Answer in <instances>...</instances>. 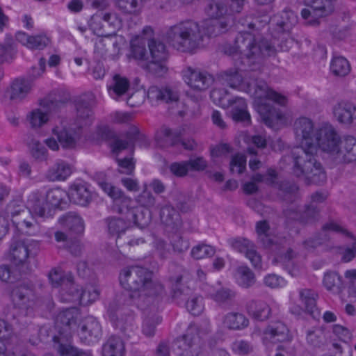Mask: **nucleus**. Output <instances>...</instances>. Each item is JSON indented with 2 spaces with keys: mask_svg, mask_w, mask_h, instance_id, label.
Wrapping results in <instances>:
<instances>
[{
  "mask_svg": "<svg viewBox=\"0 0 356 356\" xmlns=\"http://www.w3.org/2000/svg\"><path fill=\"white\" fill-rule=\"evenodd\" d=\"M153 272L141 266H129L122 269L119 279L122 286L128 291L132 302L141 296H157L163 290V285L153 280Z\"/></svg>",
  "mask_w": 356,
  "mask_h": 356,
  "instance_id": "f257e3e1",
  "label": "nucleus"
},
{
  "mask_svg": "<svg viewBox=\"0 0 356 356\" xmlns=\"http://www.w3.org/2000/svg\"><path fill=\"white\" fill-rule=\"evenodd\" d=\"M95 96L92 92L83 94L76 98L74 107L76 115L75 118V128H63L55 132L58 140L63 148L72 149L76 147L77 142L81 138L80 130L84 127L91 124L93 119L92 108L95 106Z\"/></svg>",
  "mask_w": 356,
  "mask_h": 356,
  "instance_id": "f03ea898",
  "label": "nucleus"
},
{
  "mask_svg": "<svg viewBox=\"0 0 356 356\" xmlns=\"http://www.w3.org/2000/svg\"><path fill=\"white\" fill-rule=\"evenodd\" d=\"M248 85L250 90H254L256 110L262 121L268 127H273L282 118V114L273 104L267 103L266 100H272L281 106H285L286 97L269 88L266 82L262 79H255Z\"/></svg>",
  "mask_w": 356,
  "mask_h": 356,
  "instance_id": "7ed1b4c3",
  "label": "nucleus"
},
{
  "mask_svg": "<svg viewBox=\"0 0 356 356\" xmlns=\"http://www.w3.org/2000/svg\"><path fill=\"white\" fill-rule=\"evenodd\" d=\"M317 152H305L302 149H293L285 159H291L293 172L296 177L305 175L309 184L322 185L327 175L321 163L316 159Z\"/></svg>",
  "mask_w": 356,
  "mask_h": 356,
  "instance_id": "20e7f679",
  "label": "nucleus"
},
{
  "mask_svg": "<svg viewBox=\"0 0 356 356\" xmlns=\"http://www.w3.org/2000/svg\"><path fill=\"white\" fill-rule=\"evenodd\" d=\"M200 33L198 22L187 20L170 26L164 35L177 50L193 53L199 46Z\"/></svg>",
  "mask_w": 356,
  "mask_h": 356,
  "instance_id": "39448f33",
  "label": "nucleus"
},
{
  "mask_svg": "<svg viewBox=\"0 0 356 356\" xmlns=\"http://www.w3.org/2000/svg\"><path fill=\"white\" fill-rule=\"evenodd\" d=\"M10 299L20 314L25 316L33 315L38 299L35 285L31 282L19 283L12 289Z\"/></svg>",
  "mask_w": 356,
  "mask_h": 356,
  "instance_id": "423d86ee",
  "label": "nucleus"
},
{
  "mask_svg": "<svg viewBox=\"0 0 356 356\" xmlns=\"http://www.w3.org/2000/svg\"><path fill=\"white\" fill-rule=\"evenodd\" d=\"M234 44L239 50V54L248 59L255 58L260 54H269L273 47L267 40L255 42L254 36L248 31H241L236 37Z\"/></svg>",
  "mask_w": 356,
  "mask_h": 356,
  "instance_id": "0eeeda50",
  "label": "nucleus"
},
{
  "mask_svg": "<svg viewBox=\"0 0 356 356\" xmlns=\"http://www.w3.org/2000/svg\"><path fill=\"white\" fill-rule=\"evenodd\" d=\"M296 138L301 140L300 146L293 149H302L305 152H317L316 144L314 143L313 122L305 117L297 119L294 123Z\"/></svg>",
  "mask_w": 356,
  "mask_h": 356,
  "instance_id": "6e6552de",
  "label": "nucleus"
},
{
  "mask_svg": "<svg viewBox=\"0 0 356 356\" xmlns=\"http://www.w3.org/2000/svg\"><path fill=\"white\" fill-rule=\"evenodd\" d=\"M308 8H304L301 11L303 19H307L310 25L319 24L318 17H326L334 11V5L332 0H306Z\"/></svg>",
  "mask_w": 356,
  "mask_h": 356,
  "instance_id": "1a4fd4ad",
  "label": "nucleus"
},
{
  "mask_svg": "<svg viewBox=\"0 0 356 356\" xmlns=\"http://www.w3.org/2000/svg\"><path fill=\"white\" fill-rule=\"evenodd\" d=\"M341 138L336 130L331 125H325L317 130L315 134L314 143L316 147L323 152H327L334 156L339 144Z\"/></svg>",
  "mask_w": 356,
  "mask_h": 356,
  "instance_id": "9d476101",
  "label": "nucleus"
},
{
  "mask_svg": "<svg viewBox=\"0 0 356 356\" xmlns=\"http://www.w3.org/2000/svg\"><path fill=\"white\" fill-rule=\"evenodd\" d=\"M37 250V243H27L22 240L13 241L10 245L13 264L23 268L27 265L28 258L36 254Z\"/></svg>",
  "mask_w": 356,
  "mask_h": 356,
  "instance_id": "9b49d317",
  "label": "nucleus"
},
{
  "mask_svg": "<svg viewBox=\"0 0 356 356\" xmlns=\"http://www.w3.org/2000/svg\"><path fill=\"white\" fill-rule=\"evenodd\" d=\"M182 76L184 82L189 86V89L185 92L186 96L193 103L200 106V70L191 66L182 70Z\"/></svg>",
  "mask_w": 356,
  "mask_h": 356,
  "instance_id": "f8f14e48",
  "label": "nucleus"
},
{
  "mask_svg": "<svg viewBox=\"0 0 356 356\" xmlns=\"http://www.w3.org/2000/svg\"><path fill=\"white\" fill-rule=\"evenodd\" d=\"M118 213L124 214L127 220L133 222L138 227L144 229L149 225L152 220L151 212L149 209L143 207H121L117 210Z\"/></svg>",
  "mask_w": 356,
  "mask_h": 356,
  "instance_id": "ddd939ff",
  "label": "nucleus"
},
{
  "mask_svg": "<svg viewBox=\"0 0 356 356\" xmlns=\"http://www.w3.org/2000/svg\"><path fill=\"white\" fill-rule=\"evenodd\" d=\"M334 161L337 164L350 163L356 161L355 138L348 136L341 140Z\"/></svg>",
  "mask_w": 356,
  "mask_h": 356,
  "instance_id": "4468645a",
  "label": "nucleus"
},
{
  "mask_svg": "<svg viewBox=\"0 0 356 356\" xmlns=\"http://www.w3.org/2000/svg\"><path fill=\"white\" fill-rule=\"evenodd\" d=\"M231 246L236 250L245 254L255 268H261V258L254 249L253 243L245 238H236L229 240Z\"/></svg>",
  "mask_w": 356,
  "mask_h": 356,
  "instance_id": "2eb2a0df",
  "label": "nucleus"
},
{
  "mask_svg": "<svg viewBox=\"0 0 356 356\" xmlns=\"http://www.w3.org/2000/svg\"><path fill=\"white\" fill-rule=\"evenodd\" d=\"M77 312L73 309H67L60 312L56 316L55 324L60 334L67 337L76 327Z\"/></svg>",
  "mask_w": 356,
  "mask_h": 356,
  "instance_id": "dca6fc26",
  "label": "nucleus"
},
{
  "mask_svg": "<svg viewBox=\"0 0 356 356\" xmlns=\"http://www.w3.org/2000/svg\"><path fill=\"white\" fill-rule=\"evenodd\" d=\"M160 219L169 232H175L181 225L179 213L170 204L161 207Z\"/></svg>",
  "mask_w": 356,
  "mask_h": 356,
  "instance_id": "f3484780",
  "label": "nucleus"
},
{
  "mask_svg": "<svg viewBox=\"0 0 356 356\" xmlns=\"http://www.w3.org/2000/svg\"><path fill=\"white\" fill-rule=\"evenodd\" d=\"M79 334L83 342L89 341L92 338L97 339L101 335V326L93 316L86 317L79 324Z\"/></svg>",
  "mask_w": 356,
  "mask_h": 356,
  "instance_id": "a211bd4d",
  "label": "nucleus"
},
{
  "mask_svg": "<svg viewBox=\"0 0 356 356\" xmlns=\"http://www.w3.org/2000/svg\"><path fill=\"white\" fill-rule=\"evenodd\" d=\"M147 97L151 101L161 102L167 104L177 102L179 99L177 91L170 87L160 88L156 86L149 88Z\"/></svg>",
  "mask_w": 356,
  "mask_h": 356,
  "instance_id": "6ab92c4d",
  "label": "nucleus"
},
{
  "mask_svg": "<svg viewBox=\"0 0 356 356\" xmlns=\"http://www.w3.org/2000/svg\"><path fill=\"white\" fill-rule=\"evenodd\" d=\"M183 131L184 129L180 128L172 130L168 127H162L160 133L156 136L157 146L167 148L179 145Z\"/></svg>",
  "mask_w": 356,
  "mask_h": 356,
  "instance_id": "aec40b11",
  "label": "nucleus"
},
{
  "mask_svg": "<svg viewBox=\"0 0 356 356\" xmlns=\"http://www.w3.org/2000/svg\"><path fill=\"white\" fill-rule=\"evenodd\" d=\"M334 117L345 124H350L356 119V106L349 102H340L333 108Z\"/></svg>",
  "mask_w": 356,
  "mask_h": 356,
  "instance_id": "412c9836",
  "label": "nucleus"
},
{
  "mask_svg": "<svg viewBox=\"0 0 356 356\" xmlns=\"http://www.w3.org/2000/svg\"><path fill=\"white\" fill-rule=\"evenodd\" d=\"M67 196L75 204L87 207L92 201V194L83 184H74L70 186Z\"/></svg>",
  "mask_w": 356,
  "mask_h": 356,
  "instance_id": "4be33fe9",
  "label": "nucleus"
},
{
  "mask_svg": "<svg viewBox=\"0 0 356 356\" xmlns=\"http://www.w3.org/2000/svg\"><path fill=\"white\" fill-rule=\"evenodd\" d=\"M230 115L232 120L236 122L250 125L251 123L250 115L247 110V104L243 98L236 97L232 101Z\"/></svg>",
  "mask_w": 356,
  "mask_h": 356,
  "instance_id": "5701e85b",
  "label": "nucleus"
},
{
  "mask_svg": "<svg viewBox=\"0 0 356 356\" xmlns=\"http://www.w3.org/2000/svg\"><path fill=\"white\" fill-rule=\"evenodd\" d=\"M264 334L272 342H285L291 340L289 330L281 321L271 322L266 328Z\"/></svg>",
  "mask_w": 356,
  "mask_h": 356,
  "instance_id": "b1692460",
  "label": "nucleus"
},
{
  "mask_svg": "<svg viewBox=\"0 0 356 356\" xmlns=\"http://www.w3.org/2000/svg\"><path fill=\"white\" fill-rule=\"evenodd\" d=\"M299 297L305 312L314 318H318L320 316V312L316 307L318 294L312 289H302L299 291Z\"/></svg>",
  "mask_w": 356,
  "mask_h": 356,
  "instance_id": "393cba45",
  "label": "nucleus"
},
{
  "mask_svg": "<svg viewBox=\"0 0 356 356\" xmlns=\"http://www.w3.org/2000/svg\"><path fill=\"white\" fill-rule=\"evenodd\" d=\"M246 309L252 318L259 321H266L271 314L270 306L262 300H250L246 305Z\"/></svg>",
  "mask_w": 356,
  "mask_h": 356,
  "instance_id": "a878e982",
  "label": "nucleus"
},
{
  "mask_svg": "<svg viewBox=\"0 0 356 356\" xmlns=\"http://www.w3.org/2000/svg\"><path fill=\"white\" fill-rule=\"evenodd\" d=\"M145 136L141 134L136 127H133L126 134V140L118 139L115 140V143L112 145V152L116 156L129 146H131L132 150L134 148L135 143L137 140H143Z\"/></svg>",
  "mask_w": 356,
  "mask_h": 356,
  "instance_id": "bb28decb",
  "label": "nucleus"
},
{
  "mask_svg": "<svg viewBox=\"0 0 356 356\" xmlns=\"http://www.w3.org/2000/svg\"><path fill=\"white\" fill-rule=\"evenodd\" d=\"M60 222L72 234L81 235L84 232V221L76 212H68L60 218Z\"/></svg>",
  "mask_w": 356,
  "mask_h": 356,
  "instance_id": "cd10ccee",
  "label": "nucleus"
},
{
  "mask_svg": "<svg viewBox=\"0 0 356 356\" xmlns=\"http://www.w3.org/2000/svg\"><path fill=\"white\" fill-rule=\"evenodd\" d=\"M202 26L203 34L211 38L226 33L229 24L225 18L209 19L205 20Z\"/></svg>",
  "mask_w": 356,
  "mask_h": 356,
  "instance_id": "c85d7f7f",
  "label": "nucleus"
},
{
  "mask_svg": "<svg viewBox=\"0 0 356 356\" xmlns=\"http://www.w3.org/2000/svg\"><path fill=\"white\" fill-rule=\"evenodd\" d=\"M66 288L63 290L62 299L63 301L68 302H79L81 299L88 294L89 297L91 296L90 292L83 291L81 286L72 282H68L66 283Z\"/></svg>",
  "mask_w": 356,
  "mask_h": 356,
  "instance_id": "c756f323",
  "label": "nucleus"
},
{
  "mask_svg": "<svg viewBox=\"0 0 356 356\" xmlns=\"http://www.w3.org/2000/svg\"><path fill=\"white\" fill-rule=\"evenodd\" d=\"M170 172L177 177H184L188 171L200 170V157L184 162H175L170 166Z\"/></svg>",
  "mask_w": 356,
  "mask_h": 356,
  "instance_id": "7c9ffc66",
  "label": "nucleus"
},
{
  "mask_svg": "<svg viewBox=\"0 0 356 356\" xmlns=\"http://www.w3.org/2000/svg\"><path fill=\"white\" fill-rule=\"evenodd\" d=\"M124 351L122 340L116 335H111L102 347L103 356H123Z\"/></svg>",
  "mask_w": 356,
  "mask_h": 356,
  "instance_id": "2f4dec72",
  "label": "nucleus"
},
{
  "mask_svg": "<svg viewBox=\"0 0 356 356\" xmlns=\"http://www.w3.org/2000/svg\"><path fill=\"white\" fill-rule=\"evenodd\" d=\"M273 21L275 24V29L278 33L289 31L297 22V18L293 12L284 10L280 15L275 16Z\"/></svg>",
  "mask_w": 356,
  "mask_h": 356,
  "instance_id": "473e14b6",
  "label": "nucleus"
},
{
  "mask_svg": "<svg viewBox=\"0 0 356 356\" xmlns=\"http://www.w3.org/2000/svg\"><path fill=\"white\" fill-rule=\"evenodd\" d=\"M71 173V166L64 161H59L49 169L46 177L52 181H63L66 179Z\"/></svg>",
  "mask_w": 356,
  "mask_h": 356,
  "instance_id": "72a5a7b5",
  "label": "nucleus"
},
{
  "mask_svg": "<svg viewBox=\"0 0 356 356\" xmlns=\"http://www.w3.org/2000/svg\"><path fill=\"white\" fill-rule=\"evenodd\" d=\"M284 243V248L281 245V250L276 252L277 253V257L275 259L276 261L280 262L283 267L288 271L292 276L297 275L298 270L293 267V259L296 257V253L291 248H287L286 252H283L285 249V244L286 241Z\"/></svg>",
  "mask_w": 356,
  "mask_h": 356,
  "instance_id": "f704fd0d",
  "label": "nucleus"
},
{
  "mask_svg": "<svg viewBox=\"0 0 356 356\" xmlns=\"http://www.w3.org/2000/svg\"><path fill=\"white\" fill-rule=\"evenodd\" d=\"M277 196L287 203H293L298 198V186L289 181H282L278 186Z\"/></svg>",
  "mask_w": 356,
  "mask_h": 356,
  "instance_id": "c9c22d12",
  "label": "nucleus"
},
{
  "mask_svg": "<svg viewBox=\"0 0 356 356\" xmlns=\"http://www.w3.org/2000/svg\"><path fill=\"white\" fill-rule=\"evenodd\" d=\"M150 59L168 60L169 51L163 42L156 38L148 40Z\"/></svg>",
  "mask_w": 356,
  "mask_h": 356,
  "instance_id": "e433bc0d",
  "label": "nucleus"
},
{
  "mask_svg": "<svg viewBox=\"0 0 356 356\" xmlns=\"http://www.w3.org/2000/svg\"><path fill=\"white\" fill-rule=\"evenodd\" d=\"M31 88V86L29 81L17 79L11 85L10 99L19 102L26 97Z\"/></svg>",
  "mask_w": 356,
  "mask_h": 356,
  "instance_id": "4c0bfd02",
  "label": "nucleus"
},
{
  "mask_svg": "<svg viewBox=\"0 0 356 356\" xmlns=\"http://www.w3.org/2000/svg\"><path fill=\"white\" fill-rule=\"evenodd\" d=\"M223 323L229 330H241L248 325L249 320L243 314L230 312L225 316Z\"/></svg>",
  "mask_w": 356,
  "mask_h": 356,
  "instance_id": "58836bf2",
  "label": "nucleus"
},
{
  "mask_svg": "<svg viewBox=\"0 0 356 356\" xmlns=\"http://www.w3.org/2000/svg\"><path fill=\"white\" fill-rule=\"evenodd\" d=\"M168 60L150 59L143 65V67L152 75L156 77L164 76L168 71Z\"/></svg>",
  "mask_w": 356,
  "mask_h": 356,
  "instance_id": "ea45409f",
  "label": "nucleus"
},
{
  "mask_svg": "<svg viewBox=\"0 0 356 356\" xmlns=\"http://www.w3.org/2000/svg\"><path fill=\"white\" fill-rule=\"evenodd\" d=\"M67 195V193L60 188L50 189L47 193L46 202L55 208L63 209L67 204L65 201Z\"/></svg>",
  "mask_w": 356,
  "mask_h": 356,
  "instance_id": "a19ab883",
  "label": "nucleus"
},
{
  "mask_svg": "<svg viewBox=\"0 0 356 356\" xmlns=\"http://www.w3.org/2000/svg\"><path fill=\"white\" fill-rule=\"evenodd\" d=\"M27 144L33 159L40 162L47 161L48 152L43 144L34 138H30Z\"/></svg>",
  "mask_w": 356,
  "mask_h": 356,
  "instance_id": "79ce46f5",
  "label": "nucleus"
},
{
  "mask_svg": "<svg viewBox=\"0 0 356 356\" xmlns=\"http://www.w3.org/2000/svg\"><path fill=\"white\" fill-rule=\"evenodd\" d=\"M16 52L13 38L6 35L4 44H0V64L13 60Z\"/></svg>",
  "mask_w": 356,
  "mask_h": 356,
  "instance_id": "37998d69",
  "label": "nucleus"
},
{
  "mask_svg": "<svg viewBox=\"0 0 356 356\" xmlns=\"http://www.w3.org/2000/svg\"><path fill=\"white\" fill-rule=\"evenodd\" d=\"M54 341L56 343V348L60 356H92L90 352H85L69 344L60 343L58 337H54Z\"/></svg>",
  "mask_w": 356,
  "mask_h": 356,
  "instance_id": "c03bdc74",
  "label": "nucleus"
},
{
  "mask_svg": "<svg viewBox=\"0 0 356 356\" xmlns=\"http://www.w3.org/2000/svg\"><path fill=\"white\" fill-rule=\"evenodd\" d=\"M301 210L302 224L313 223L318 221L321 218V207H315L307 203L301 207Z\"/></svg>",
  "mask_w": 356,
  "mask_h": 356,
  "instance_id": "a18cd8bd",
  "label": "nucleus"
},
{
  "mask_svg": "<svg viewBox=\"0 0 356 356\" xmlns=\"http://www.w3.org/2000/svg\"><path fill=\"white\" fill-rule=\"evenodd\" d=\"M49 280L54 287H58L62 284H66L68 282H72L73 276L69 273L64 274L61 269L54 268L51 270L49 275Z\"/></svg>",
  "mask_w": 356,
  "mask_h": 356,
  "instance_id": "49530a36",
  "label": "nucleus"
},
{
  "mask_svg": "<svg viewBox=\"0 0 356 356\" xmlns=\"http://www.w3.org/2000/svg\"><path fill=\"white\" fill-rule=\"evenodd\" d=\"M330 68L334 74L340 76L347 75L350 70L348 61L345 58L341 56L333 58Z\"/></svg>",
  "mask_w": 356,
  "mask_h": 356,
  "instance_id": "de8ad7c7",
  "label": "nucleus"
},
{
  "mask_svg": "<svg viewBox=\"0 0 356 356\" xmlns=\"http://www.w3.org/2000/svg\"><path fill=\"white\" fill-rule=\"evenodd\" d=\"M131 53L132 57L138 60L147 61L149 56L143 40H135L131 43Z\"/></svg>",
  "mask_w": 356,
  "mask_h": 356,
  "instance_id": "09e8293b",
  "label": "nucleus"
},
{
  "mask_svg": "<svg viewBox=\"0 0 356 356\" xmlns=\"http://www.w3.org/2000/svg\"><path fill=\"white\" fill-rule=\"evenodd\" d=\"M330 241V236L325 232L316 234L314 236L305 240L303 242L305 248L307 250H314Z\"/></svg>",
  "mask_w": 356,
  "mask_h": 356,
  "instance_id": "8fccbe9b",
  "label": "nucleus"
},
{
  "mask_svg": "<svg viewBox=\"0 0 356 356\" xmlns=\"http://www.w3.org/2000/svg\"><path fill=\"white\" fill-rule=\"evenodd\" d=\"M108 229L110 234L119 235L125 232L129 223L121 218L111 217L106 219Z\"/></svg>",
  "mask_w": 356,
  "mask_h": 356,
  "instance_id": "3c124183",
  "label": "nucleus"
},
{
  "mask_svg": "<svg viewBox=\"0 0 356 356\" xmlns=\"http://www.w3.org/2000/svg\"><path fill=\"white\" fill-rule=\"evenodd\" d=\"M323 284L327 290H336L337 292L341 291L343 288L342 277L336 272L325 273Z\"/></svg>",
  "mask_w": 356,
  "mask_h": 356,
  "instance_id": "603ef678",
  "label": "nucleus"
},
{
  "mask_svg": "<svg viewBox=\"0 0 356 356\" xmlns=\"http://www.w3.org/2000/svg\"><path fill=\"white\" fill-rule=\"evenodd\" d=\"M237 273L239 275L238 278V284L243 288H249L255 282L254 273L247 266L238 268Z\"/></svg>",
  "mask_w": 356,
  "mask_h": 356,
  "instance_id": "864d4df0",
  "label": "nucleus"
},
{
  "mask_svg": "<svg viewBox=\"0 0 356 356\" xmlns=\"http://www.w3.org/2000/svg\"><path fill=\"white\" fill-rule=\"evenodd\" d=\"M228 92L223 88L213 89L211 91L210 98L213 102L225 108L229 107L233 99H227Z\"/></svg>",
  "mask_w": 356,
  "mask_h": 356,
  "instance_id": "5fc2aeb1",
  "label": "nucleus"
},
{
  "mask_svg": "<svg viewBox=\"0 0 356 356\" xmlns=\"http://www.w3.org/2000/svg\"><path fill=\"white\" fill-rule=\"evenodd\" d=\"M68 102V98H65L62 100H44L43 101V110L49 117V115H54L61 111L65 107L66 103Z\"/></svg>",
  "mask_w": 356,
  "mask_h": 356,
  "instance_id": "6e6d98bb",
  "label": "nucleus"
},
{
  "mask_svg": "<svg viewBox=\"0 0 356 356\" xmlns=\"http://www.w3.org/2000/svg\"><path fill=\"white\" fill-rule=\"evenodd\" d=\"M325 341V336L323 330L320 328L309 330L307 332V343L316 348L323 346Z\"/></svg>",
  "mask_w": 356,
  "mask_h": 356,
  "instance_id": "4d7b16f0",
  "label": "nucleus"
},
{
  "mask_svg": "<svg viewBox=\"0 0 356 356\" xmlns=\"http://www.w3.org/2000/svg\"><path fill=\"white\" fill-rule=\"evenodd\" d=\"M118 305L115 301L111 302L108 309L109 318L111 321L115 323V326L117 329H119L122 333L126 334L128 327L122 320H119L118 314Z\"/></svg>",
  "mask_w": 356,
  "mask_h": 356,
  "instance_id": "13d9d810",
  "label": "nucleus"
},
{
  "mask_svg": "<svg viewBox=\"0 0 356 356\" xmlns=\"http://www.w3.org/2000/svg\"><path fill=\"white\" fill-rule=\"evenodd\" d=\"M129 87V81L125 77H122L119 74L113 76V85L108 88V90H113V92L118 96L124 95Z\"/></svg>",
  "mask_w": 356,
  "mask_h": 356,
  "instance_id": "bf43d9fd",
  "label": "nucleus"
},
{
  "mask_svg": "<svg viewBox=\"0 0 356 356\" xmlns=\"http://www.w3.org/2000/svg\"><path fill=\"white\" fill-rule=\"evenodd\" d=\"M221 79L224 84L231 88H237L242 82V76L236 70H227L221 74Z\"/></svg>",
  "mask_w": 356,
  "mask_h": 356,
  "instance_id": "052dcab7",
  "label": "nucleus"
},
{
  "mask_svg": "<svg viewBox=\"0 0 356 356\" xmlns=\"http://www.w3.org/2000/svg\"><path fill=\"white\" fill-rule=\"evenodd\" d=\"M173 201L180 211L186 213L191 210L192 204L189 199L181 192L176 191L172 193Z\"/></svg>",
  "mask_w": 356,
  "mask_h": 356,
  "instance_id": "680f3d73",
  "label": "nucleus"
},
{
  "mask_svg": "<svg viewBox=\"0 0 356 356\" xmlns=\"http://www.w3.org/2000/svg\"><path fill=\"white\" fill-rule=\"evenodd\" d=\"M32 203L30 209V212L33 213L40 217H44L45 215V199L43 196L34 194L31 200Z\"/></svg>",
  "mask_w": 356,
  "mask_h": 356,
  "instance_id": "e2e57ef3",
  "label": "nucleus"
},
{
  "mask_svg": "<svg viewBox=\"0 0 356 356\" xmlns=\"http://www.w3.org/2000/svg\"><path fill=\"white\" fill-rule=\"evenodd\" d=\"M183 337L191 348L194 345H198L200 341V330L198 325L191 324Z\"/></svg>",
  "mask_w": 356,
  "mask_h": 356,
  "instance_id": "0e129e2a",
  "label": "nucleus"
},
{
  "mask_svg": "<svg viewBox=\"0 0 356 356\" xmlns=\"http://www.w3.org/2000/svg\"><path fill=\"white\" fill-rule=\"evenodd\" d=\"M13 334L12 326L6 321L0 319V356H4L5 341H8Z\"/></svg>",
  "mask_w": 356,
  "mask_h": 356,
  "instance_id": "69168bd1",
  "label": "nucleus"
},
{
  "mask_svg": "<svg viewBox=\"0 0 356 356\" xmlns=\"http://www.w3.org/2000/svg\"><path fill=\"white\" fill-rule=\"evenodd\" d=\"M259 239L265 248H269L275 252L280 251L281 245L284 248L283 242H286L284 239L275 241L268 234H261V236H259Z\"/></svg>",
  "mask_w": 356,
  "mask_h": 356,
  "instance_id": "338daca9",
  "label": "nucleus"
},
{
  "mask_svg": "<svg viewBox=\"0 0 356 356\" xmlns=\"http://www.w3.org/2000/svg\"><path fill=\"white\" fill-rule=\"evenodd\" d=\"M109 196L114 200L118 209L120 207H127L131 202V200L124 195V193L118 188L113 186Z\"/></svg>",
  "mask_w": 356,
  "mask_h": 356,
  "instance_id": "774afa93",
  "label": "nucleus"
}]
</instances>
